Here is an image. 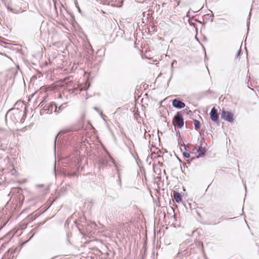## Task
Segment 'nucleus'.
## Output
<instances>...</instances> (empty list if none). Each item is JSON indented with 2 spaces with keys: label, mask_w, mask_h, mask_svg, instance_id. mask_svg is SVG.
I'll use <instances>...</instances> for the list:
<instances>
[{
  "label": "nucleus",
  "mask_w": 259,
  "mask_h": 259,
  "mask_svg": "<svg viewBox=\"0 0 259 259\" xmlns=\"http://www.w3.org/2000/svg\"><path fill=\"white\" fill-rule=\"evenodd\" d=\"M45 104L41 102L39 105L42 109L40 111V114H44V113L51 114L53 112L54 108L55 107L54 112H57V106L56 104L53 103H49L48 104Z\"/></svg>",
  "instance_id": "1"
},
{
  "label": "nucleus",
  "mask_w": 259,
  "mask_h": 259,
  "mask_svg": "<svg viewBox=\"0 0 259 259\" xmlns=\"http://www.w3.org/2000/svg\"><path fill=\"white\" fill-rule=\"evenodd\" d=\"M22 115L21 111L18 109H11L8 111L6 114V118L10 116L11 119L14 122H18L20 117Z\"/></svg>",
  "instance_id": "2"
},
{
  "label": "nucleus",
  "mask_w": 259,
  "mask_h": 259,
  "mask_svg": "<svg viewBox=\"0 0 259 259\" xmlns=\"http://www.w3.org/2000/svg\"><path fill=\"white\" fill-rule=\"evenodd\" d=\"M172 124L175 127H177L179 128H181L184 126V118L181 112H177L175 115L174 116L172 119Z\"/></svg>",
  "instance_id": "3"
},
{
  "label": "nucleus",
  "mask_w": 259,
  "mask_h": 259,
  "mask_svg": "<svg viewBox=\"0 0 259 259\" xmlns=\"http://www.w3.org/2000/svg\"><path fill=\"white\" fill-rule=\"evenodd\" d=\"M90 88V85L88 83H85L84 85L77 84V87H74L72 89L69 90V92L71 94L74 95L80 93L81 91L87 90Z\"/></svg>",
  "instance_id": "4"
},
{
  "label": "nucleus",
  "mask_w": 259,
  "mask_h": 259,
  "mask_svg": "<svg viewBox=\"0 0 259 259\" xmlns=\"http://www.w3.org/2000/svg\"><path fill=\"white\" fill-rule=\"evenodd\" d=\"M210 118L214 123L218 126L220 125V121L219 118V115L218 110L213 107L209 113Z\"/></svg>",
  "instance_id": "5"
},
{
  "label": "nucleus",
  "mask_w": 259,
  "mask_h": 259,
  "mask_svg": "<svg viewBox=\"0 0 259 259\" xmlns=\"http://www.w3.org/2000/svg\"><path fill=\"white\" fill-rule=\"evenodd\" d=\"M221 117L222 119L230 123L234 122V119L233 117V114L230 111H226L224 109H223L222 111Z\"/></svg>",
  "instance_id": "6"
},
{
  "label": "nucleus",
  "mask_w": 259,
  "mask_h": 259,
  "mask_svg": "<svg viewBox=\"0 0 259 259\" xmlns=\"http://www.w3.org/2000/svg\"><path fill=\"white\" fill-rule=\"evenodd\" d=\"M172 105L177 109H182L185 107V104L182 101V99L178 98L172 100Z\"/></svg>",
  "instance_id": "7"
},
{
  "label": "nucleus",
  "mask_w": 259,
  "mask_h": 259,
  "mask_svg": "<svg viewBox=\"0 0 259 259\" xmlns=\"http://www.w3.org/2000/svg\"><path fill=\"white\" fill-rule=\"evenodd\" d=\"M197 152L198 153V155L195 157L196 159L199 158V157H202L205 155L206 151L205 148L202 147L201 146H197L196 148Z\"/></svg>",
  "instance_id": "8"
},
{
  "label": "nucleus",
  "mask_w": 259,
  "mask_h": 259,
  "mask_svg": "<svg viewBox=\"0 0 259 259\" xmlns=\"http://www.w3.org/2000/svg\"><path fill=\"white\" fill-rule=\"evenodd\" d=\"M110 158L111 159L112 162L114 163V166L115 167L116 170L117 171V173L118 174V180H117V182L120 188H121V177H120V168L117 165V164L115 163L114 160L111 157H110Z\"/></svg>",
  "instance_id": "9"
},
{
  "label": "nucleus",
  "mask_w": 259,
  "mask_h": 259,
  "mask_svg": "<svg viewBox=\"0 0 259 259\" xmlns=\"http://www.w3.org/2000/svg\"><path fill=\"white\" fill-rule=\"evenodd\" d=\"M173 197L175 201L177 203H180L182 200V195L181 193L178 192V191H174L173 192Z\"/></svg>",
  "instance_id": "10"
},
{
  "label": "nucleus",
  "mask_w": 259,
  "mask_h": 259,
  "mask_svg": "<svg viewBox=\"0 0 259 259\" xmlns=\"http://www.w3.org/2000/svg\"><path fill=\"white\" fill-rule=\"evenodd\" d=\"M108 164V161L106 159L101 158L99 160L98 165L100 168L104 169L107 167Z\"/></svg>",
  "instance_id": "11"
},
{
  "label": "nucleus",
  "mask_w": 259,
  "mask_h": 259,
  "mask_svg": "<svg viewBox=\"0 0 259 259\" xmlns=\"http://www.w3.org/2000/svg\"><path fill=\"white\" fill-rule=\"evenodd\" d=\"M1 147L4 150H6L8 146L9 141L6 139H3L1 140Z\"/></svg>",
  "instance_id": "12"
},
{
  "label": "nucleus",
  "mask_w": 259,
  "mask_h": 259,
  "mask_svg": "<svg viewBox=\"0 0 259 259\" xmlns=\"http://www.w3.org/2000/svg\"><path fill=\"white\" fill-rule=\"evenodd\" d=\"M181 146H183L185 149V151L183 152V156L186 158H189L190 157V154L187 152V146L184 143L181 144Z\"/></svg>",
  "instance_id": "13"
},
{
  "label": "nucleus",
  "mask_w": 259,
  "mask_h": 259,
  "mask_svg": "<svg viewBox=\"0 0 259 259\" xmlns=\"http://www.w3.org/2000/svg\"><path fill=\"white\" fill-rule=\"evenodd\" d=\"M194 128L196 131H198L200 128V122L199 120L197 119H194Z\"/></svg>",
  "instance_id": "14"
},
{
  "label": "nucleus",
  "mask_w": 259,
  "mask_h": 259,
  "mask_svg": "<svg viewBox=\"0 0 259 259\" xmlns=\"http://www.w3.org/2000/svg\"><path fill=\"white\" fill-rule=\"evenodd\" d=\"M177 62L176 60H174L171 63V75H170V78L169 79V81L171 79V78H172V75H173V73H174V65L176 64H177Z\"/></svg>",
  "instance_id": "15"
},
{
  "label": "nucleus",
  "mask_w": 259,
  "mask_h": 259,
  "mask_svg": "<svg viewBox=\"0 0 259 259\" xmlns=\"http://www.w3.org/2000/svg\"><path fill=\"white\" fill-rule=\"evenodd\" d=\"M16 252V248H15L14 249H12L11 250L10 256H11V258H13L15 256V253Z\"/></svg>",
  "instance_id": "16"
},
{
  "label": "nucleus",
  "mask_w": 259,
  "mask_h": 259,
  "mask_svg": "<svg viewBox=\"0 0 259 259\" xmlns=\"http://www.w3.org/2000/svg\"><path fill=\"white\" fill-rule=\"evenodd\" d=\"M250 16H251V11L250 12L249 15H248V18H247V32L249 31V24H250Z\"/></svg>",
  "instance_id": "17"
},
{
  "label": "nucleus",
  "mask_w": 259,
  "mask_h": 259,
  "mask_svg": "<svg viewBox=\"0 0 259 259\" xmlns=\"http://www.w3.org/2000/svg\"><path fill=\"white\" fill-rule=\"evenodd\" d=\"M59 136V134H58L56 137H55V140H54V152H55V155H56V142H57V139L58 138Z\"/></svg>",
  "instance_id": "18"
},
{
  "label": "nucleus",
  "mask_w": 259,
  "mask_h": 259,
  "mask_svg": "<svg viewBox=\"0 0 259 259\" xmlns=\"http://www.w3.org/2000/svg\"><path fill=\"white\" fill-rule=\"evenodd\" d=\"M7 9L11 11L13 13H16V11L13 8H12L9 5H6Z\"/></svg>",
  "instance_id": "19"
},
{
  "label": "nucleus",
  "mask_w": 259,
  "mask_h": 259,
  "mask_svg": "<svg viewBox=\"0 0 259 259\" xmlns=\"http://www.w3.org/2000/svg\"><path fill=\"white\" fill-rule=\"evenodd\" d=\"M196 158L195 157L191 158L190 159H188L187 160V162L188 164H190L192 161H193L194 160H196Z\"/></svg>",
  "instance_id": "20"
},
{
  "label": "nucleus",
  "mask_w": 259,
  "mask_h": 259,
  "mask_svg": "<svg viewBox=\"0 0 259 259\" xmlns=\"http://www.w3.org/2000/svg\"><path fill=\"white\" fill-rule=\"evenodd\" d=\"M100 114L102 117V118L104 120L106 121V116L103 114V112L101 110H100Z\"/></svg>",
  "instance_id": "21"
},
{
  "label": "nucleus",
  "mask_w": 259,
  "mask_h": 259,
  "mask_svg": "<svg viewBox=\"0 0 259 259\" xmlns=\"http://www.w3.org/2000/svg\"><path fill=\"white\" fill-rule=\"evenodd\" d=\"M72 236V233L71 232H67L66 233V238L69 239Z\"/></svg>",
  "instance_id": "22"
},
{
  "label": "nucleus",
  "mask_w": 259,
  "mask_h": 259,
  "mask_svg": "<svg viewBox=\"0 0 259 259\" xmlns=\"http://www.w3.org/2000/svg\"><path fill=\"white\" fill-rule=\"evenodd\" d=\"M37 18H38L39 20H41L42 19V18H43V16H42V15L41 14H38V17H37Z\"/></svg>",
  "instance_id": "23"
},
{
  "label": "nucleus",
  "mask_w": 259,
  "mask_h": 259,
  "mask_svg": "<svg viewBox=\"0 0 259 259\" xmlns=\"http://www.w3.org/2000/svg\"><path fill=\"white\" fill-rule=\"evenodd\" d=\"M241 54V51L240 50H238L236 54V56H239L240 54Z\"/></svg>",
  "instance_id": "24"
},
{
  "label": "nucleus",
  "mask_w": 259,
  "mask_h": 259,
  "mask_svg": "<svg viewBox=\"0 0 259 259\" xmlns=\"http://www.w3.org/2000/svg\"><path fill=\"white\" fill-rule=\"evenodd\" d=\"M66 242H67V244L68 245H71V242H70V240H69V239H68V238H66Z\"/></svg>",
  "instance_id": "25"
},
{
  "label": "nucleus",
  "mask_w": 259,
  "mask_h": 259,
  "mask_svg": "<svg viewBox=\"0 0 259 259\" xmlns=\"http://www.w3.org/2000/svg\"><path fill=\"white\" fill-rule=\"evenodd\" d=\"M184 111H185V112H188V113H187L188 114H189V113H192V112H191L190 110H188L187 108H186V109L184 110Z\"/></svg>",
  "instance_id": "26"
},
{
  "label": "nucleus",
  "mask_w": 259,
  "mask_h": 259,
  "mask_svg": "<svg viewBox=\"0 0 259 259\" xmlns=\"http://www.w3.org/2000/svg\"><path fill=\"white\" fill-rule=\"evenodd\" d=\"M94 109L96 110L99 114H100V109H98L97 107H94Z\"/></svg>",
  "instance_id": "27"
},
{
  "label": "nucleus",
  "mask_w": 259,
  "mask_h": 259,
  "mask_svg": "<svg viewBox=\"0 0 259 259\" xmlns=\"http://www.w3.org/2000/svg\"><path fill=\"white\" fill-rule=\"evenodd\" d=\"M213 15L212 14L210 16V21L211 22H212L213 21Z\"/></svg>",
  "instance_id": "28"
},
{
  "label": "nucleus",
  "mask_w": 259,
  "mask_h": 259,
  "mask_svg": "<svg viewBox=\"0 0 259 259\" xmlns=\"http://www.w3.org/2000/svg\"><path fill=\"white\" fill-rule=\"evenodd\" d=\"M62 105H61V106H60L59 107V110H58V111H57V113H59V111L62 110Z\"/></svg>",
  "instance_id": "29"
},
{
  "label": "nucleus",
  "mask_w": 259,
  "mask_h": 259,
  "mask_svg": "<svg viewBox=\"0 0 259 259\" xmlns=\"http://www.w3.org/2000/svg\"><path fill=\"white\" fill-rule=\"evenodd\" d=\"M158 164L159 165H160V166H162V165H163V163L162 162H160V161H158Z\"/></svg>",
  "instance_id": "30"
},
{
  "label": "nucleus",
  "mask_w": 259,
  "mask_h": 259,
  "mask_svg": "<svg viewBox=\"0 0 259 259\" xmlns=\"http://www.w3.org/2000/svg\"><path fill=\"white\" fill-rule=\"evenodd\" d=\"M183 166H184V168L185 167L187 168V165H186V164L185 163H183Z\"/></svg>",
  "instance_id": "31"
},
{
  "label": "nucleus",
  "mask_w": 259,
  "mask_h": 259,
  "mask_svg": "<svg viewBox=\"0 0 259 259\" xmlns=\"http://www.w3.org/2000/svg\"><path fill=\"white\" fill-rule=\"evenodd\" d=\"M188 22H189V23L190 25H194V23H191L189 20H188Z\"/></svg>",
  "instance_id": "32"
},
{
  "label": "nucleus",
  "mask_w": 259,
  "mask_h": 259,
  "mask_svg": "<svg viewBox=\"0 0 259 259\" xmlns=\"http://www.w3.org/2000/svg\"><path fill=\"white\" fill-rule=\"evenodd\" d=\"M189 11H188V12H187V14H186V17H189Z\"/></svg>",
  "instance_id": "33"
},
{
  "label": "nucleus",
  "mask_w": 259,
  "mask_h": 259,
  "mask_svg": "<svg viewBox=\"0 0 259 259\" xmlns=\"http://www.w3.org/2000/svg\"><path fill=\"white\" fill-rule=\"evenodd\" d=\"M58 257V256H55L54 257H53L51 259H56Z\"/></svg>",
  "instance_id": "34"
},
{
  "label": "nucleus",
  "mask_w": 259,
  "mask_h": 259,
  "mask_svg": "<svg viewBox=\"0 0 259 259\" xmlns=\"http://www.w3.org/2000/svg\"><path fill=\"white\" fill-rule=\"evenodd\" d=\"M35 94V93H33V94H31V97H33V96H34V95Z\"/></svg>",
  "instance_id": "35"
},
{
  "label": "nucleus",
  "mask_w": 259,
  "mask_h": 259,
  "mask_svg": "<svg viewBox=\"0 0 259 259\" xmlns=\"http://www.w3.org/2000/svg\"><path fill=\"white\" fill-rule=\"evenodd\" d=\"M105 3L106 4H108V5L109 4V2H108L107 1H105Z\"/></svg>",
  "instance_id": "36"
},
{
  "label": "nucleus",
  "mask_w": 259,
  "mask_h": 259,
  "mask_svg": "<svg viewBox=\"0 0 259 259\" xmlns=\"http://www.w3.org/2000/svg\"><path fill=\"white\" fill-rule=\"evenodd\" d=\"M8 259H12V258H11V256H10V257L8 258Z\"/></svg>",
  "instance_id": "37"
},
{
  "label": "nucleus",
  "mask_w": 259,
  "mask_h": 259,
  "mask_svg": "<svg viewBox=\"0 0 259 259\" xmlns=\"http://www.w3.org/2000/svg\"><path fill=\"white\" fill-rule=\"evenodd\" d=\"M244 187H245V190L246 191V186L245 185V186H244Z\"/></svg>",
  "instance_id": "38"
},
{
  "label": "nucleus",
  "mask_w": 259,
  "mask_h": 259,
  "mask_svg": "<svg viewBox=\"0 0 259 259\" xmlns=\"http://www.w3.org/2000/svg\"><path fill=\"white\" fill-rule=\"evenodd\" d=\"M178 159L180 162H181V160L179 158H178Z\"/></svg>",
  "instance_id": "39"
},
{
  "label": "nucleus",
  "mask_w": 259,
  "mask_h": 259,
  "mask_svg": "<svg viewBox=\"0 0 259 259\" xmlns=\"http://www.w3.org/2000/svg\"><path fill=\"white\" fill-rule=\"evenodd\" d=\"M207 56H206V55H205V59H207Z\"/></svg>",
  "instance_id": "40"
},
{
  "label": "nucleus",
  "mask_w": 259,
  "mask_h": 259,
  "mask_svg": "<svg viewBox=\"0 0 259 259\" xmlns=\"http://www.w3.org/2000/svg\"><path fill=\"white\" fill-rule=\"evenodd\" d=\"M129 150H130V151H131V148H129Z\"/></svg>",
  "instance_id": "41"
}]
</instances>
